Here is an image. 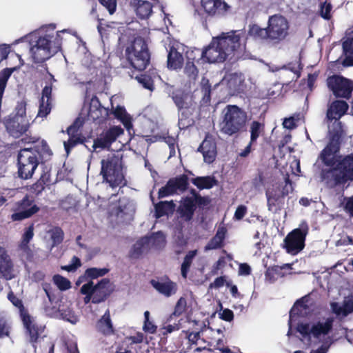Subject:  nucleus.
<instances>
[{
    "label": "nucleus",
    "instance_id": "obj_1",
    "mask_svg": "<svg viewBox=\"0 0 353 353\" xmlns=\"http://www.w3.org/2000/svg\"><path fill=\"white\" fill-rule=\"evenodd\" d=\"M245 49V45L241 43L239 35L233 31L213 38L208 46L203 50L201 57L210 63H223L226 60L234 63L241 57Z\"/></svg>",
    "mask_w": 353,
    "mask_h": 353
},
{
    "label": "nucleus",
    "instance_id": "obj_2",
    "mask_svg": "<svg viewBox=\"0 0 353 353\" xmlns=\"http://www.w3.org/2000/svg\"><path fill=\"white\" fill-rule=\"evenodd\" d=\"M53 153L46 141L37 146L21 149L17 156L18 176L21 179L32 178L39 163L50 160Z\"/></svg>",
    "mask_w": 353,
    "mask_h": 353
},
{
    "label": "nucleus",
    "instance_id": "obj_3",
    "mask_svg": "<svg viewBox=\"0 0 353 353\" xmlns=\"http://www.w3.org/2000/svg\"><path fill=\"white\" fill-rule=\"evenodd\" d=\"M321 178L330 188L353 181V154L344 157L336 163V166L321 172Z\"/></svg>",
    "mask_w": 353,
    "mask_h": 353
},
{
    "label": "nucleus",
    "instance_id": "obj_4",
    "mask_svg": "<svg viewBox=\"0 0 353 353\" xmlns=\"http://www.w3.org/2000/svg\"><path fill=\"white\" fill-rule=\"evenodd\" d=\"M101 165L100 174L103 182L108 183L112 188L125 185L121 154L114 152L108 154L101 159Z\"/></svg>",
    "mask_w": 353,
    "mask_h": 353
},
{
    "label": "nucleus",
    "instance_id": "obj_5",
    "mask_svg": "<svg viewBox=\"0 0 353 353\" xmlns=\"http://www.w3.org/2000/svg\"><path fill=\"white\" fill-rule=\"evenodd\" d=\"M129 64L138 71H143L150 62V53L147 42L141 37L134 38L125 50Z\"/></svg>",
    "mask_w": 353,
    "mask_h": 353
},
{
    "label": "nucleus",
    "instance_id": "obj_6",
    "mask_svg": "<svg viewBox=\"0 0 353 353\" xmlns=\"http://www.w3.org/2000/svg\"><path fill=\"white\" fill-rule=\"evenodd\" d=\"M223 117L220 123L221 132L232 136L243 131L247 122V114L236 105H228L223 110Z\"/></svg>",
    "mask_w": 353,
    "mask_h": 353
},
{
    "label": "nucleus",
    "instance_id": "obj_7",
    "mask_svg": "<svg viewBox=\"0 0 353 353\" xmlns=\"http://www.w3.org/2000/svg\"><path fill=\"white\" fill-rule=\"evenodd\" d=\"M309 230L310 228L307 221H303L297 228L288 233L284 239V248L288 253L296 254L303 250Z\"/></svg>",
    "mask_w": 353,
    "mask_h": 353
},
{
    "label": "nucleus",
    "instance_id": "obj_8",
    "mask_svg": "<svg viewBox=\"0 0 353 353\" xmlns=\"http://www.w3.org/2000/svg\"><path fill=\"white\" fill-rule=\"evenodd\" d=\"M49 35L40 37L34 45L30 48L31 57L35 63H41L49 59L61 49V45L52 46V41Z\"/></svg>",
    "mask_w": 353,
    "mask_h": 353
},
{
    "label": "nucleus",
    "instance_id": "obj_9",
    "mask_svg": "<svg viewBox=\"0 0 353 353\" xmlns=\"http://www.w3.org/2000/svg\"><path fill=\"white\" fill-rule=\"evenodd\" d=\"M328 90L336 99H351L353 92V81L342 75L333 74L327 78Z\"/></svg>",
    "mask_w": 353,
    "mask_h": 353
},
{
    "label": "nucleus",
    "instance_id": "obj_10",
    "mask_svg": "<svg viewBox=\"0 0 353 353\" xmlns=\"http://www.w3.org/2000/svg\"><path fill=\"white\" fill-rule=\"evenodd\" d=\"M289 23L283 16L274 14L269 17L267 26L269 41L279 43L285 40L289 34Z\"/></svg>",
    "mask_w": 353,
    "mask_h": 353
},
{
    "label": "nucleus",
    "instance_id": "obj_11",
    "mask_svg": "<svg viewBox=\"0 0 353 353\" xmlns=\"http://www.w3.org/2000/svg\"><path fill=\"white\" fill-rule=\"evenodd\" d=\"M124 133V130L120 126H112L102 132L94 139L91 148L89 145L85 146L90 152H99L103 150H110L112 144L116 141L117 138Z\"/></svg>",
    "mask_w": 353,
    "mask_h": 353
},
{
    "label": "nucleus",
    "instance_id": "obj_12",
    "mask_svg": "<svg viewBox=\"0 0 353 353\" xmlns=\"http://www.w3.org/2000/svg\"><path fill=\"white\" fill-rule=\"evenodd\" d=\"M40 208L34 203L33 199L26 194L21 200L17 201L12 208V221H21L30 218L39 211Z\"/></svg>",
    "mask_w": 353,
    "mask_h": 353
},
{
    "label": "nucleus",
    "instance_id": "obj_13",
    "mask_svg": "<svg viewBox=\"0 0 353 353\" xmlns=\"http://www.w3.org/2000/svg\"><path fill=\"white\" fill-rule=\"evenodd\" d=\"M93 296V303L99 304L105 302L114 291V286L108 278L102 279L94 284L92 281L86 283Z\"/></svg>",
    "mask_w": 353,
    "mask_h": 353
},
{
    "label": "nucleus",
    "instance_id": "obj_14",
    "mask_svg": "<svg viewBox=\"0 0 353 353\" xmlns=\"http://www.w3.org/2000/svg\"><path fill=\"white\" fill-rule=\"evenodd\" d=\"M5 125L9 134L15 138L20 137L29 128V123L26 118L12 117V115L6 119Z\"/></svg>",
    "mask_w": 353,
    "mask_h": 353
},
{
    "label": "nucleus",
    "instance_id": "obj_15",
    "mask_svg": "<svg viewBox=\"0 0 353 353\" xmlns=\"http://www.w3.org/2000/svg\"><path fill=\"white\" fill-rule=\"evenodd\" d=\"M83 122L77 119L67 129V133L69 139L67 141H64V149L67 154H69L73 148L78 144L83 143L86 141V139L83 137L77 136L79 128L82 126Z\"/></svg>",
    "mask_w": 353,
    "mask_h": 353
},
{
    "label": "nucleus",
    "instance_id": "obj_16",
    "mask_svg": "<svg viewBox=\"0 0 353 353\" xmlns=\"http://www.w3.org/2000/svg\"><path fill=\"white\" fill-rule=\"evenodd\" d=\"M94 328L97 333L104 337H109L116 334L117 330L109 309H107L104 314L96 321Z\"/></svg>",
    "mask_w": 353,
    "mask_h": 353
},
{
    "label": "nucleus",
    "instance_id": "obj_17",
    "mask_svg": "<svg viewBox=\"0 0 353 353\" xmlns=\"http://www.w3.org/2000/svg\"><path fill=\"white\" fill-rule=\"evenodd\" d=\"M197 150L202 153L205 163L208 164L213 163L215 161L217 151L216 143L212 135L207 133Z\"/></svg>",
    "mask_w": 353,
    "mask_h": 353
},
{
    "label": "nucleus",
    "instance_id": "obj_18",
    "mask_svg": "<svg viewBox=\"0 0 353 353\" xmlns=\"http://www.w3.org/2000/svg\"><path fill=\"white\" fill-rule=\"evenodd\" d=\"M201 5L205 12L210 16L224 15L230 6L221 0H201Z\"/></svg>",
    "mask_w": 353,
    "mask_h": 353
},
{
    "label": "nucleus",
    "instance_id": "obj_19",
    "mask_svg": "<svg viewBox=\"0 0 353 353\" xmlns=\"http://www.w3.org/2000/svg\"><path fill=\"white\" fill-rule=\"evenodd\" d=\"M349 105L345 101L336 99L328 105L326 117L330 121L339 120L346 114Z\"/></svg>",
    "mask_w": 353,
    "mask_h": 353
},
{
    "label": "nucleus",
    "instance_id": "obj_20",
    "mask_svg": "<svg viewBox=\"0 0 353 353\" xmlns=\"http://www.w3.org/2000/svg\"><path fill=\"white\" fill-rule=\"evenodd\" d=\"M268 210L274 213L280 212L284 207L285 197L280 193V190L266 192Z\"/></svg>",
    "mask_w": 353,
    "mask_h": 353
},
{
    "label": "nucleus",
    "instance_id": "obj_21",
    "mask_svg": "<svg viewBox=\"0 0 353 353\" xmlns=\"http://www.w3.org/2000/svg\"><path fill=\"white\" fill-rule=\"evenodd\" d=\"M110 115V110L104 108L99 99L97 97H92L90 104L88 116L93 121L106 119Z\"/></svg>",
    "mask_w": 353,
    "mask_h": 353
},
{
    "label": "nucleus",
    "instance_id": "obj_22",
    "mask_svg": "<svg viewBox=\"0 0 353 353\" xmlns=\"http://www.w3.org/2000/svg\"><path fill=\"white\" fill-rule=\"evenodd\" d=\"M13 263L5 248L0 246V273L6 280L14 278Z\"/></svg>",
    "mask_w": 353,
    "mask_h": 353
},
{
    "label": "nucleus",
    "instance_id": "obj_23",
    "mask_svg": "<svg viewBox=\"0 0 353 353\" xmlns=\"http://www.w3.org/2000/svg\"><path fill=\"white\" fill-rule=\"evenodd\" d=\"M196 209L194 200L192 197L186 196L183 199L179 208L178 212L180 217L185 221H190L192 219L194 212Z\"/></svg>",
    "mask_w": 353,
    "mask_h": 353
},
{
    "label": "nucleus",
    "instance_id": "obj_24",
    "mask_svg": "<svg viewBox=\"0 0 353 353\" xmlns=\"http://www.w3.org/2000/svg\"><path fill=\"white\" fill-rule=\"evenodd\" d=\"M184 58L183 54L174 46H170L168 52L167 67L171 70H178L183 68Z\"/></svg>",
    "mask_w": 353,
    "mask_h": 353
},
{
    "label": "nucleus",
    "instance_id": "obj_25",
    "mask_svg": "<svg viewBox=\"0 0 353 353\" xmlns=\"http://www.w3.org/2000/svg\"><path fill=\"white\" fill-rule=\"evenodd\" d=\"M334 318L328 317L325 322L318 321L311 327L312 335L319 339L321 335L328 334L333 328Z\"/></svg>",
    "mask_w": 353,
    "mask_h": 353
},
{
    "label": "nucleus",
    "instance_id": "obj_26",
    "mask_svg": "<svg viewBox=\"0 0 353 353\" xmlns=\"http://www.w3.org/2000/svg\"><path fill=\"white\" fill-rule=\"evenodd\" d=\"M291 264H283V265H273L268 267L265 272L266 280L271 283L274 282L279 278L284 277L287 273L285 270L291 269Z\"/></svg>",
    "mask_w": 353,
    "mask_h": 353
},
{
    "label": "nucleus",
    "instance_id": "obj_27",
    "mask_svg": "<svg viewBox=\"0 0 353 353\" xmlns=\"http://www.w3.org/2000/svg\"><path fill=\"white\" fill-rule=\"evenodd\" d=\"M176 205L172 200L161 201L154 204V216L159 219L164 216L172 215L175 210Z\"/></svg>",
    "mask_w": 353,
    "mask_h": 353
},
{
    "label": "nucleus",
    "instance_id": "obj_28",
    "mask_svg": "<svg viewBox=\"0 0 353 353\" xmlns=\"http://www.w3.org/2000/svg\"><path fill=\"white\" fill-rule=\"evenodd\" d=\"M130 5L135 8L137 16L141 19H146L152 12V5L148 1L130 0Z\"/></svg>",
    "mask_w": 353,
    "mask_h": 353
},
{
    "label": "nucleus",
    "instance_id": "obj_29",
    "mask_svg": "<svg viewBox=\"0 0 353 353\" xmlns=\"http://www.w3.org/2000/svg\"><path fill=\"white\" fill-rule=\"evenodd\" d=\"M227 230L224 227L219 228L215 235L208 241L205 246V250H216L224 245Z\"/></svg>",
    "mask_w": 353,
    "mask_h": 353
},
{
    "label": "nucleus",
    "instance_id": "obj_30",
    "mask_svg": "<svg viewBox=\"0 0 353 353\" xmlns=\"http://www.w3.org/2000/svg\"><path fill=\"white\" fill-rule=\"evenodd\" d=\"M150 283L153 288L159 293L168 297L170 296L172 294H174L176 290V284L171 281L160 282L152 279Z\"/></svg>",
    "mask_w": 353,
    "mask_h": 353
},
{
    "label": "nucleus",
    "instance_id": "obj_31",
    "mask_svg": "<svg viewBox=\"0 0 353 353\" xmlns=\"http://www.w3.org/2000/svg\"><path fill=\"white\" fill-rule=\"evenodd\" d=\"M168 181L170 183L175 194H176L177 192L183 193L189 188V179L185 174L171 178Z\"/></svg>",
    "mask_w": 353,
    "mask_h": 353
},
{
    "label": "nucleus",
    "instance_id": "obj_32",
    "mask_svg": "<svg viewBox=\"0 0 353 353\" xmlns=\"http://www.w3.org/2000/svg\"><path fill=\"white\" fill-rule=\"evenodd\" d=\"M191 182L199 190L211 189L218 183L213 176H196L192 178Z\"/></svg>",
    "mask_w": 353,
    "mask_h": 353
},
{
    "label": "nucleus",
    "instance_id": "obj_33",
    "mask_svg": "<svg viewBox=\"0 0 353 353\" xmlns=\"http://www.w3.org/2000/svg\"><path fill=\"white\" fill-rule=\"evenodd\" d=\"M339 152L326 145L321 151L319 157L325 165L333 167L337 162L336 155Z\"/></svg>",
    "mask_w": 353,
    "mask_h": 353
},
{
    "label": "nucleus",
    "instance_id": "obj_34",
    "mask_svg": "<svg viewBox=\"0 0 353 353\" xmlns=\"http://www.w3.org/2000/svg\"><path fill=\"white\" fill-rule=\"evenodd\" d=\"M34 223H31L25 229L24 233L22 235L19 248L24 252H31L29 243L34 236Z\"/></svg>",
    "mask_w": 353,
    "mask_h": 353
},
{
    "label": "nucleus",
    "instance_id": "obj_35",
    "mask_svg": "<svg viewBox=\"0 0 353 353\" xmlns=\"http://www.w3.org/2000/svg\"><path fill=\"white\" fill-rule=\"evenodd\" d=\"M112 114L117 119L119 120L123 123L128 130L132 128V118L130 114L127 113L124 107L118 105L112 112Z\"/></svg>",
    "mask_w": 353,
    "mask_h": 353
},
{
    "label": "nucleus",
    "instance_id": "obj_36",
    "mask_svg": "<svg viewBox=\"0 0 353 353\" xmlns=\"http://www.w3.org/2000/svg\"><path fill=\"white\" fill-rule=\"evenodd\" d=\"M248 34L256 41H269L267 27L263 28L257 24L250 25Z\"/></svg>",
    "mask_w": 353,
    "mask_h": 353
},
{
    "label": "nucleus",
    "instance_id": "obj_37",
    "mask_svg": "<svg viewBox=\"0 0 353 353\" xmlns=\"http://www.w3.org/2000/svg\"><path fill=\"white\" fill-rule=\"evenodd\" d=\"M194 58L187 56V61L183 70L184 74L190 81H195L198 77L199 70L194 64Z\"/></svg>",
    "mask_w": 353,
    "mask_h": 353
},
{
    "label": "nucleus",
    "instance_id": "obj_38",
    "mask_svg": "<svg viewBox=\"0 0 353 353\" xmlns=\"http://www.w3.org/2000/svg\"><path fill=\"white\" fill-rule=\"evenodd\" d=\"M211 84L208 79L203 78L201 82V91L203 94L201 103L203 105H209L211 101Z\"/></svg>",
    "mask_w": 353,
    "mask_h": 353
},
{
    "label": "nucleus",
    "instance_id": "obj_39",
    "mask_svg": "<svg viewBox=\"0 0 353 353\" xmlns=\"http://www.w3.org/2000/svg\"><path fill=\"white\" fill-rule=\"evenodd\" d=\"M187 309V300L184 297H180L174 306L173 312L168 318V322L170 323L174 317L181 316L186 312Z\"/></svg>",
    "mask_w": 353,
    "mask_h": 353
},
{
    "label": "nucleus",
    "instance_id": "obj_40",
    "mask_svg": "<svg viewBox=\"0 0 353 353\" xmlns=\"http://www.w3.org/2000/svg\"><path fill=\"white\" fill-rule=\"evenodd\" d=\"M172 98L179 110L188 108L185 99L186 94L181 90H176L172 92Z\"/></svg>",
    "mask_w": 353,
    "mask_h": 353
},
{
    "label": "nucleus",
    "instance_id": "obj_41",
    "mask_svg": "<svg viewBox=\"0 0 353 353\" xmlns=\"http://www.w3.org/2000/svg\"><path fill=\"white\" fill-rule=\"evenodd\" d=\"M264 129V125L257 121L252 122L250 125V141L254 143L259 137L261 132Z\"/></svg>",
    "mask_w": 353,
    "mask_h": 353
},
{
    "label": "nucleus",
    "instance_id": "obj_42",
    "mask_svg": "<svg viewBox=\"0 0 353 353\" xmlns=\"http://www.w3.org/2000/svg\"><path fill=\"white\" fill-rule=\"evenodd\" d=\"M110 270L106 268H90L85 271V276L90 279H95L99 277L103 276L108 273Z\"/></svg>",
    "mask_w": 353,
    "mask_h": 353
},
{
    "label": "nucleus",
    "instance_id": "obj_43",
    "mask_svg": "<svg viewBox=\"0 0 353 353\" xmlns=\"http://www.w3.org/2000/svg\"><path fill=\"white\" fill-rule=\"evenodd\" d=\"M52 241V246H57L61 244L64 238V232L59 227H54L49 231Z\"/></svg>",
    "mask_w": 353,
    "mask_h": 353
},
{
    "label": "nucleus",
    "instance_id": "obj_44",
    "mask_svg": "<svg viewBox=\"0 0 353 353\" xmlns=\"http://www.w3.org/2000/svg\"><path fill=\"white\" fill-rule=\"evenodd\" d=\"M147 240L141 239L134 243L130 252V257L132 259H139L143 254V247Z\"/></svg>",
    "mask_w": 353,
    "mask_h": 353
},
{
    "label": "nucleus",
    "instance_id": "obj_45",
    "mask_svg": "<svg viewBox=\"0 0 353 353\" xmlns=\"http://www.w3.org/2000/svg\"><path fill=\"white\" fill-rule=\"evenodd\" d=\"M343 50L346 54L348 65H353V38L347 39L343 43Z\"/></svg>",
    "mask_w": 353,
    "mask_h": 353
},
{
    "label": "nucleus",
    "instance_id": "obj_46",
    "mask_svg": "<svg viewBox=\"0 0 353 353\" xmlns=\"http://www.w3.org/2000/svg\"><path fill=\"white\" fill-rule=\"evenodd\" d=\"M52 280L60 290H66L71 288L70 281L60 274L54 275Z\"/></svg>",
    "mask_w": 353,
    "mask_h": 353
},
{
    "label": "nucleus",
    "instance_id": "obj_47",
    "mask_svg": "<svg viewBox=\"0 0 353 353\" xmlns=\"http://www.w3.org/2000/svg\"><path fill=\"white\" fill-rule=\"evenodd\" d=\"M135 79L144 88L151 91L154 90V81L150 75L143 74L137 76Z\"/></svg>",
    "mask_w": 353,
    "mask_h": 353
},
{
    "label": "nucleus",
    "instance_id": "obj_48",
    "mask_svg": "<svg viewBox=\"0 0 353 353\" xmlns=\"http://www.w3.org/2000/svg\"><path fill=\"white\" fill-rule=\"evenodd\" d=\"M144 324L143 330L148 333L154 334L157 332V327L154 323L150 321V312L145 311L144 312Z\"/></svg>",
    "mask_w": 353,
    "mask_h": 353
},
{
    "label": "nucleus",
    "instance_id": "obj_49",
    "mask_svg": "<svg viewBox=\"0 0 353 353\" xmlns=\"http://www.w3.org/2000/svg\"><path fill=\"white\" fill-rule=\"evenodd\" d=\"M52 109V102L46 101L43 97H41L38 112V117H46L50 114Z\"/></svg>",
    "mask_w": 353,
    "mask_h": 353
},
{
    "label": "nucleus",
    "instance_id": "obj_50",
    "mask_svg": "<svg viewBox=\"0 0 353 353\" xmlns=\"http://www.w3.org/2000/svg\"><path fill=\"white\" fill-rule=\"evenodd\" d=\"M341 141V135L339 132H335L333 133L330 139L327 146H330V148H333V150H336L339 151L340 145Z\"/></svg>",
    "mask_w": 353,
    "mask_h": 353
},
{
    "label": "nucleus",
    "instance_id": "obj_51",
    "mask_svg": "<svg viewBox=\"0 0 353 353\" xmlns=\"http://www.w3.org/2000/svg\"><path fill=\"white\" fill-rule=\"evenodd\" d=\"M174 194H175V192L171 186L170 183L168 181L165 185L159 189L158 192V198L162 199Z\"/></svg>",
    "mask_w": 353,
    "mask_h": 353
},
{
    "label": "nucleus",
    "instance_id": "obj_52",
    "mask_svg": "<svg viewBox=\"0 0 353 353\" xmlns=\"http://www.w3.org/2000/svg\"><path fill=\"white\" fill-rule=\"evenodd\" d=\"M26 329L30 335V342L36 343L39 336L38 326L33 323L31 325L26 327Z\"/></svg>",
    "mask_w": 353,
    "mask_h": 353
},
{
    "label": "nucleus",
    "instance_id": "obj_53",
    "mask_svg": "<svg viewBox=\"0 0 353 353\" xmlns=\"http://www.w3.org/2000/svg\"><path fill=\"white\" fill-rule=\"evenodd\" d=\"M80 292L81 294L85 295L83 298V302L85 304H88L90 302L93 303V296L90 290V288L87 286L86 283L83 284L80 288Z\"/></svg>",
    "mask_w": 353,
    "mask_h": 353
},
{
    "label": "nucleus",
    "instance_id": "obj_54",
    "mask_svg": "<svg viewBox=\"0 0 353 353\" xmlns=\"http://www.w3.org/2000/svg\"><path fill=\"white\" fill-rule=\"evenodd\" d=\"M44 189L45 185L37 180L36 183L32 184L28 188V191L30 194H33L35 196H37L42 193Z\"/></svg>",
    "mask_w": 353,
    "mask_h": 353
},
{
    "label": "nucleus",
    "instance_id": "obj_55",
    "mask_svg": "<svg viewBox=\"0 0 353 353\" xmlns=\"http://www.w3.org/2000/svg\"><path fill=\"white\" fill-rule=\"evenodd\" d=\"M99 3L104 6L110 14H113L117 9V0H99Z\"/></svg>",
    "mask_w": 353,
    "mask_h": 353
},
{
    "label": "nucleus",
    "instance_id": "obj_56",
    "mask_svg": "<svg viewBox=\"0 0 353 353\" xmlns=\"http://www.w3.org/2000/svg\"><path fill=\"white\" fill-rule=\"evenodd\" d=\"M8 299L15 307L19 308V311L25 308L22 301L19 299L12 291H10L8 294Z\"/></svg>",
    "mask_w": 353,
    "mask_h": 353
},
{
    "label": "nucleus",
    "instance_id": "obj_57",
    "mask_svg": "<svg viewBox=\"0 0 353 353\" xmlns=\"http://www.w3.org/2000/svg\"><path fill=\"white\" fill-rule=\"evenodd\" d=\"M15 114L12 117L26 118V103L25 101L18 103L15 108Z\"/></svg>",
    "mask_w": 353,
    "mask_h": 353
},
{
    "label": "nucleus",
    "instance_id": "obj_58",
    "mask_svg": "<svg viewBox=\"0 0 353 353\" xmlns=\"http://www.w3.org/2000/svg\"><path fill=\"white\" fill-rule=\"evenodd\" d=\"M296 330L299 332L303 336H309L312 335L311 328H310L309 323H298L296 327Z\"/></svg>",
    "mask_w": 353,
    "mask_h": 353
},
{
    "label": "nucleus",
    "instance_id": "obj_59",
    "mask_svg": "<svg viewBox=\"0 0 353 353\" xmlns=\"http://www.w3.org/2000/svg\"><path fill=\"white\" fill-rule=\"evenodd\" d=\"M225 264V258L223 256L220 257L218 261L213 265L212 270L210 272L211 276L218 274L219 270L221 268L223 267Z\"/></svg>",
    "mask_w": 353,
    "mask_h": 353
},
{
    "label": "nucleus",
    "instance_id": "obj_60",
    "mask_svg": "<svg viewBox=\"0 0 353 353\" xmlns=\"http://www.w3.org/2000/svg\"><path fill=\"white\" fill-rule=\"evenodd\" d=\"M19 312L25 327H27L33 324L32 318L28 314V311L26 310V308H23V311L22 310H20Z\"/></svg>",
    "mask_w": 353,
    "mask_h": 353
},
{
    "label": "nucleus",
    "instance_id": "obj_61",
    "mask_svg": "<svg viewBox=\"0 0 353 353\" xmlns=\"http://www.w3.org/2000/svg\"><path fill=\"white\" fill-rule=\"evenodd\" d=\"M331 10L332 6L330 3L328 4H323L321 7V16L327 20H329L331 18Z\"/></svg>",
    "mask_w": 353,
    "mask_h": 353
},
{
    "label": "nucleus",
    "instance_id": "obj_62",
    "mask_svg": "<svg viewBox=\"0 0 353 353\" xmlns=\"http://www.w3.org/2000/svg\"><path fill=\"white\" fill-rule=\"evenodd\" d=\"M9 327L6 321L3 318H0V338H4L9 336Z\"/></svg>",
    "mask_w": 353,
    "mask_h": 353
},
{
    "label": "nucleus",
    "instance_id": "obj_63",
    "mask_svg": "<svg viewBox=\"0 0 353 353\" xmlns=\"http://www.w3.org/2000/svg\"><path fill=\"white\" fill-rule=\"evenodd\" d=\"M331 309L332 311L336 314L337 316L342 315L343 316H345V307L343 306H341L338 303L336 302H332L331 303Z\"/></svg>",
    "mask_w": 353,
    "mask_h": 353
},
{
    "label": "nucleus",
    "instance_id": "obj_64",
    "mask_svg": "<svg viewBox=\"0 0 353 353\" xmlns=\"http://www.w3.org/2000/svg\"><path fill=\"white\" fill-rule=\"evenodd\" d=\"M65 346L67 353H79L76 342L72 341H65Z\"/></svg>",
    "mask_w": 353,
    "mask_h": 353
}]
</instances>
